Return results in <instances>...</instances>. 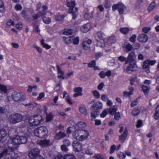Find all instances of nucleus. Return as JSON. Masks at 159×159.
<instances>
[{"instance_id": "nucleus-1", "label": "nucleus", "mask_w": 159, "mask_h": 159, "mask_svg": "<svg viewBox=\"0 0 159 159\" xmlns=\"http://www.w3.org/2000/svg\"><path fill=\"white\" fill-rule=\"evenodd\" d=\"M47 9L48 7L46 5H43L42 6V4L39 3L37 4L36 9L35 11H38L37 14L34 13V11L32 8H30L27 11L23 10L21 14L25 20L28 21L26 17V16L28 14H30L34 19H37L46 15Z\"/></svg>"}, {"instance_id": "nucleus-2", "label": "nucleus", "mask_w": 159, "mask_h": 159, "mask_svg": "<svg viewBox=\"0 0 159 159\" xmlns=\"http://www.w3.org/2000/svg\"><path fill=\"white\" fill-rule=\"evenodd\" d=\"M7 145L8 149H5L9 151V153L7 154L9 156H8L9 159H16L17 157V154L14 151L18 147L19 145V140L17 138H12L9 139L8 141Z\"/></svg>"}, {"instance_id": "nucleus-3", "label": "nucleus", "mask_w": 159, "mask_h": 159, "mask_svg": "<svg viewBox=\"0 0 159 159\" xmlns=\"http://www.w3.org/2000/svg\"><path fill=\"white\" fill-rule=\"evenodd\" d=\"M67 6L69 8V11L72 14V19H75L78 16L77 8L75 7V0H67Z\"/></svg>"}, {"instance_id": "nucleus-4", "label": "nucleus", "mask_w": 159, "mask_h": 159, "mask_svg": "<svg viewBox=\"0 0 159 159\" xmlns=\"http://www.w3.org/2000/svg\"><path fill=\"white\" fill-rule=\"evenodd\" d=\"M42 117L39 115H35L30 117L29 119L30 124L32 126L39 125L43 120Z\"/></svg>"}, {"instance_id": "nucleus-5", "label": "nucleus", "mask_w": 159, "mask_h": 159, "mask_svg": "<svg viewBox=\"0 0 159 159\" xmlns=\"http://www.w3.org/2000/svg\"><path fill=\"white\" fill-rule=\"evenodd\" d=\"M34 132L36 136L42 138L47 134L48 129L45 127L41 126L35 129Z\"/></svg>"}, {"instance_id": "nucleus-6", "label": "nucleus", "mask_w": 159, "mask_h": 159, "mask_svg": "<svg viewBox=\"0 0 159 159\" xmlns=\"http://www.w3.org/2000/svg\"><path fill=\"white\" fill-rule=\"evenodd\" d=\"M25 95L22 92L14 91L11 95V98L13 100L18 102L24 101L25 99Z\"/></svg>"}, {"instance_id": "nucleus-7", "label": "nucleus", "mask_w": 159, "mask_h": 159, "mask_svg": "<svg viewBox=\"0 0 159 159\" xmlns=\"http://www.w3.org/2000/svg\"><path fill=\"white\" fill-rule=\"evenodd\" d=\"M22 116L20 114L15 113L10 116L9 121L11 124H15L21 121L23 119Z\"/></svg>"}, {"instance_id": "nucleus-8", "label": "nucleus", "mask_w": 159, "mask_h": 159, "mask_svg": "<svg viewBox=\"0 0 159 159\" xmlns=\"http://www.w3.org/2000/svg\"><path fill=\"white\" fill-rule=\"evenodd\" d=\"M40 149L38 148H34L29 152L28 156L31 159H35L40 155Z\"/></svg>"}, {"instance_id": "nucleus-9", "label": "nucleus", "mask_w": 159, "mask_h": 159, "mask_svg": "<svg viewBox=\"0 0 159 159\" xmlns=\"http://www.w3.org/2000/svg\"><path fill=\"white\" fill-rule=\"evenodd\" d=\"M22 129L20 127L16 129L14 128H12L11 129L8 131V134L10 135V137H13L14 138H16L17 136H18V131H20L22 130Z\"/></svg>"}, {"instance_id": "nucleus-10", "label": "nucleus", "mask_w": 159, "mask_h": 159, "mask_svg": "<svg viewBox=\"0 0 159 159\" xmlns=\"http://www.w3.org/2000/svg\"><path fill=\"white\" fill-rule=\"evenodd\" d=\"M72 146L76 151H80L82 150V147L81 144L79 142L75 141L72 144Z\"/></svg>"}, {"instance_id": "nucleus-11", "label": "nucleus", "mask_w": 159, "mask_h": 159, "mask_svg": "<svg viewBox=\"0 0 159 159\" xmlns=\"http://www.w3.org/2000/svg\"><path fill=\"white\" fill-rule=\"evenodd\" d=\"M7 134V132L4 129H0V146L3 147V142L2 139L5 137Z\"/></svg>"}, {"instance_id": "nucleus-12", "label": "nucleus", "mask_w": 159, "mask_h": 159, "mask_svg": "<svg viewBox=\"0 0 159 159\" xmlns=\"http://www.w3.org/2000/svg\"><path fill=\"white\" fill-rule=\"evenodd\" d=\"M136 64L132 62H129V64L125 70L126 72H128L129 71H134L136 70Z\"/></svg>"}, {"instance_id": "nucleus-13", "label": "nucleus", "mask_w": 159, "mask_h": 159, "mask_svg": "<svg viewBox=\"0 0 159 159\" xmlns=\"http://www.w3.org/2000/svg\"><path fill=\"white\" fill-rule=\"evenodd\" d=\"M128 134V130L125 129L123 134L119 136V140L121 143H124L125 140Z\"/></svg>"}, {"instance_id": "nucleus-14", "label": "nucleus", "mask_w": 159, "mask_h": 159, "mask_svg": "<svg viewBox=\"0 0 159 159\" xmlns=\"http://www.w3.org/2000/svg\"><path fill=\"white\" fill-rule=\"evenodd\" d=\"M83 131L80 129H77L73 133V137L74 139L78 140L80 135L83 133Z\"/></svg>"}, {"instance_id": "nucleus-15", "label": "nucleus", "mask_w": 159, "mask_h": 159, "mask_svg": "<svg viewBox=\"0 0 159 159\" xmlns=\"http://www.w3.org/2000/svg\"><path fill=\"white\" fill-rule=\"evenodd\" d=\"M97 41V43L96 45L97 46L101 48L108 47V45L107 43H105V41L103 39L99 40Z\"/></svg>"}, {"instance_id": "nucleus-16", "label": "nucleus", "mask_w": 159, "mask_h": 159, "mask_svg": "<svg viewBox=\"0 0 159 159\" xmlns=\"http://www.w3.org/2000/svg\"><path fill=\"white\" fill-rule=\"evenodd\" d=\"M139 41L141 42H146L148 40V37L146 35L144 34H139L138 37Z\"/></svg>"}, {"instance_id": "nucleus-17", "label": "nucleus", "mask_w": 159, "mask_h": 159, "mask_svg": "<svg viewBox=\"0 0 159 159\" xmlns=\"http://www.w3.org/2000/svg\"><path fill=\"white\" fill-rule=\"evenodd\" d=\"M62 39L66 44H68L72 42L73 37V36H70L67 37L64 36L62 37Z\"/></svg>"}, {"instance_id": "nucleus-18", "label": "nucleus", "mask_w": 159, "mask_h": 159, "mask_svg": "<svg viewBox=\"0 0 159 159\" xmlns=\"http://www.w3.org/2000/svg\"><path fill=\"white\" fill-rule=\"evenodd\" d=\"M100 111L96 110L93 111L91 113V120L93 121V120L97 116H98L100 114Z\"/></svg>"}, {"instance_id": "nucleus-19", "label": "nucleus", "mask_w": 159, "mask_h": 159, "mask_svg": "<svg viewBox=\"0 0 159 159\" xmlns=\"http://www.w3.org/2000/svg\"><path fill=\"white\" fill-rule=\"evenodd\" d=\"M19 140V144L21 143L25 144V143L27 141V138L24 136H17L16 138Z\"/></svg>"}, {"instance_id": "nucleus-20", "label": "nucleus", "mask_w": 159, "mask_h": 159, "mask_svg": "<svg viewBox=\"0 0 159 159\" xmlns=\"http://www.w3.org/2000/svg\"><path fill=\"white\" fill-rule=\"evenodd\" d=\"M9 152L7 150H4L1 153H0V159L2 157H4V159H9V155L7 154H8Z\"/></svg>"}, {"instance_id": "nucleus-21", "label": "nucleus", "mask_w": 159, "mask_h": 159, "mask_svg": "<svg viewBox=\"0 0 159 159\" xmlns=\"http://www.w3.org/2000/svg\"><path fill=\"white\" fill-rule=\"evenodd\" d=\"M66 134L62 131H60L56 134L55 136V139L57 140L60 139L65 137Z\"/></svg>"}, {"instance_id": "nucleus-22", "label": "nucleus", "mask_w": 159, "mask_h": 159, "mask_svg": "<svg viewBox=\"0 0 159 159\" xmlns=\"http://www.w3.org/2000/svg\"><path fill=\"white\" fill-rule=\"evenodd\" d=\"M103 35L104 34L101 31L98 32L95 35V40L96 41L101 40H103Z\"/></svg>"}, {"instance_id": "nucleus-23", "label": "nucleus", "mask_w": 159, "mask_h": 159, "mask_svg": "<svg viewBox=\"0 0 159 159\" xmlns=\"http://www.w3.org/2000/svg\"><path fill=\"white\" fill-rule=\"evenodd\" d=\"M102 107V104L100 102H98L95 103L92 107L94 109L97 110L101 109Z\"/></svg>"}, {"instance_id": "nucleus-24", "label": "nucleus", "mask_w": 159, "mask_h": 159, "mask_svg": "<svg viewBox=\"0 0 159 159\" xmlns=\"http://www.w3.org/2000/svg\"><path fill=\"white\" fill-rule=\"evenodd\" d=\"M86 126V124L84 121H80L77 123L76 125V127H78L80 130L83 129Z\"/></svg>"}, {"instance_id": "nucleus-25", "label": "nucleus", "mask_w": 159, "mask_h": 159, "mask_svg": "<svg viewBox=\"0 0 159 159\" xmlns=\"http://www.w3.org/2000/svg\"><path fill=\"white\" fill-rule=\"evenodd\" d=\"M92 26L90 23H87L83 25L80 27L81 30L83 29L90 30V29H93Z\"/></svg>"}, {"instance_id": "nucleus-26", "label": "nucleus", "mask_w": 159, "mask_h": 159, "mask_svg": "<svg viewBox=\"0 0 159 159\" xmlns=\"http://www.w3.org/2000/svg\"><path fill=\"white\" fill-rule=\"evenodd\" d=\"M27 101L26 102V103L24 102L23 103V105L25 107L31 106L32 107H34L37 105L35 103L33 102H31L28 100H27Z\"/></svg>"}, {"instance_id": "nucleus-27", "label": "nucleus", "mask_w": 159, "mask_h": 159, "mask_svg": "<svg viewBox=\"0 0 159 159\" xmlns=\"http://www.w3.org/2000/svg\"><path fill=\"white\" fill-rule=\"evenodd\" d=\"M126 9V7L121 3H119L118 11L120 14H122L124 12V10Z\"/></svg>"}, {"instance_id": "nucleus-28", "label": "nucleus", "mask_w": 159, "mask_h": 159, "mask_svg": "<svg viewBox=\"0 0 159 159\" xmlns=\"http://www.w3.org/2000/svg\"><path fill=\"white\" fill-rule=\"evenodd\" d=\"M8 91V89L6 86L0 84V93H6Z\"/></svg>"}, {"instance_id": "nucleus-29", "label": "nucleus", "mask_w": 159, "mask_h": 159, "mask_svg": "<svg viewBox=\"0 0 159 159\" xmlns=\"http://www.w3.org/2000/svg\"><path fill=\"white\" fill-rule=\"evenodd\" d=\"M43 22L46 24H50L51 22V19L48 17L43 16L42 17Z\"/></svg>"}, {"instance_id": "nucleus-30", "label": "nucleus", "mask_w": 159, "mask_h": 159, "mask_svg": "<svg viewBox=\"0 0 159 159\" xmlns=\"http://www.w3.org/2000/svg\"><path fill=\"white\" fill-rule=\"evenodd\" d=\"M117 108L116 106H114L113 107L108 109L109 113L111 115L114 114L117 111Z\"/></svg>"}, {"instance_id": "nucleus-31", "label": "nucleus", "mask_w": 159, "mask_h": 159, "mask_svg": "<svg viewBox=\"0 0 159 159\" xmlns=\"http://www.w3.org/2000/svg\"><path fill=\"white\" fill-rule=\"evenodd\" d=\"M65 16L64 15H56L54 16V19L56 21H61L64 18Z\"/></svg>"}, {"instance_id": "nucleus-32", "label": "nucleus", "mask_w": 159, "mask_h": 159, "mask_svg": "<svg viewBox=\"0 0 159 159\" xmlns=\"http://www.w3.org/2000/svg\"><path fill=\"white\" fill-rule=\"evenodd\" d=\"M49 143V141L46 139L40 141L39 142V144L43 146H48Z\"/></svg>"}, {"instance_id": "nucleus-33", "label": "nucleus", "mask_w": 159, "mask_h": 159, "mask_svg": "<svg viewBox=\"0 0 159 159\" xmlns=\"http://www.w3.org/2000/svg\"><path fill=\"white\" fill-rule=\"evenodd\" d=\"M5 11V9L4 7V3L1 0H0V13H3ZM1 15H0V17Z\"/></svg>"}, {"instance_id": "nucleus-34", "label": "nucleus", "mask_w": 159, "mask_h": 159, "mask_svg": "<svg viewBox=\"0 0 159 159\" xmlns=\"http://www.w3.org/2000/svg\"><path fill=\"white\" fill-rule=\"evenodd\" d=\"M64 159H75V156L71 154H67L65 155L63 157Z\"/></svg>"}, {"instance_id": "nucleus-35", "label": "nucleus", "mask_w": 159, "mask_h": 159, "mask_svg": "<svg viewBox=\"0 0 159 159\" xmlns=\"http://www.w3.org/2000/svg\"><path fill=\"white\" fill-rule=\"evenodd\" d=\"M79 110L80 112L84 115H87V111L86 108L83 106L79 108Z\"/></svg>"}, {"instance_id": "nucleus-36", "label": "nucleus", "mask_w": 159, "mask_h": 159, "mask_svg": "<svg viewBox=\"0 0 159 159\" xmlns=\"http://www.w3.org/2000/svg\"><path fill=\"white\" fill-rule=\"evenodd\" d=\"M159 117V105H158L156 109L155 112L154 114V119L155 120L158 119Z\"/></svg>"}, {"instance_id": "nucleus-37", "label": "nucleus", "mask_w": 159, "mask_h": 159, "mask_svg": "<svg viewBox=\"0 0 159 159\" xmlns=\"http://www.w3.org/2000/svg\"><path fill=\"white\" fill-rule=\"evenodd\" d=\"M53 118V116L52 114L51 113H49L46 114V121L48 122L52 120Z\"/></svg>"}, {"instance_id": "nucleus-38", "label": "nucleus", "mask_w": 159, "mask_h": 159, "mask_svg": "<svg viewBox=\"0 0 159 159\" xmlns=\"http://www.w3.org/2000/svg\"><path fill=\"white\" fill-rule=\"evenodd\" d=\"M125 48L126 49V52H128L132 50L133 48V47L130 43H128L125 45Z\"/></svg>"}, {"instance_id": "nucleus-39", "label": "nucleus", "mask_w": 159, "mask_h": 159, "mask_svg": "<svg viewBox=\"0 0 159 159\" xmlns=\"http://www.w3.org/2000/svg\"><path fill=\"white\" fill-rule=\"evenodd\" d=\"M108 42L111 43H115L116 42V39L115 36L110 37L108 40Z\"/></svg>"}, {"instance_id": "nucleus-40", "label": "nucleus", "mask_w": 159, "mask_h": 159, "mask_svg": "<svg viewBox=\"0 0 159 159\" xmlns=\"http://www.w3.org/2000/svg\"><path fill=\"white\" fill-rule=\"evenodd\" d=\"M82 91V88L81 87H76L74 89V91L75 93H78L80 94H82L81 93Z\"/></svg>"}, {"instance_id": "nucleus-41", "label": "nucleus", "mask_w": 159, "mask_h": 159, "mask_svg": "<svg viewBox=\"0 0 159 159\" xmlns=\"http://www.w3.org/2000/svg\"><path fill=\"white\" fill-rule=\"evenodd\" d=\"M140 111L139 109H134L132 112V115L134 116H137L140 113Z\"/></svg>"}, {"instance_id": "nucleus-42", "label": "nucleus", "mask_w": 159, "mask_h": 159, "mask_svg": "<svg viewBox=\"0 0 159 159\" xmlns=\"http://www.w3.org/2000/svg\"><path fill=\"white\" fill-rule=\"evenodd\" d=\"M135 55V52L134 51L131 52L129 54L128 57V60H131L133 59V57Z\"/></svg>"}, {"instance_id": "nucleus-43", "label": "nucleus", "mask_w": 159, "mask_h": 159, "mask_svg": "<svg viewBox=\"0 0 159 159\" xmlns=\"http://www.w3.org/2000/svg\"><path fill=\"white\" fill-rule=\"evenodd\" d=\"M156 5L155 3L154 2H152L150 3L149 5L148 8V10L149 11H151L153 9H154Z\"/></svg>"}, {"instance_id": "nucleus-44", "label": "nucleus", "mask_w": 159, "mask_h": 159, "mask_svg": "<svg viewBox=\"0 0 159 159\" xmlns=\"http://www.w3.org/2000/svg\"><path fill=\"white\" fill-rule=\"evenodd\" d=\"M92 93L93 96L97 98H99L100 96V94L99 92L96 90L92 91Z\"/></svg>"}, {"instance_id": "nucleus-45", "label": "nucleus", "mask_w": 159, "mask_h": 159, "mask_svg": "<svg viewBox=\"0 0 159 159\" xmlns=\"http://www.w3.org/2000/svg\"><path fill=\"white\" fill-rule=\"evenodd\" d=\"M88 137V134L86 133L85 136L83 135V134L80 135L79 139L78 140L79 141H82L86 139Z\"/></svg>"}, {"instance_id": "nucleus-46", "label": "nucleus", "mask_w": 159, "mask_h": 159, "mask_svg": "<svg viewBox=\"0 0 159 159\" xmlns=\"http://www.w3.org/2000/svg\"><path fill=\"white\" fill-rule=\"evenodd\" d=\"M14 24V21L11 19L8 20L6 22V25L8 26H13Z\"/></svg>"}, {"instance_id": "nucleus-47", "label": "nucleus", "mask_w": 159, "mask_h": 159, "mask_svg": "<svg viewBox=\"0 0 159 159\" xmlns=\"http://www.w3.org/2000/svg\"><path fill=\"white\" fill-rule=\"evenodd\" d=\"M118 156L120 159H124L125 157V154L121 152H119L118 154Z\"/></svg>"}, {"instance_id": "nucleus-48", "label": "nucleus", "mask_w": 159, "mask_h": 159, "mask_svg": "<svg viewBox=\"0 0 159 159\" xmlns=\"http://www.w3.org/2000/svg\"><path fill=\"white\" fill-rule=\"evenodd\" d=\"M149 65L148 63V61L145 60L143 62V66H142L143 68L144 69L145 68H149Z\"/></svg>"}, {"instance_id": "nucleus-49", "label": "nucleus", "mask_w": 159, "mask_h": 159, "mask_svg": "<svg viewBox=\"0 0 159 159\" xmlns=\"http://www.w3.org/2000/svg\"><path fill=\"white\" fill-rule=\"evenodd\" d=\"M41 43L43 47L46 48V49H49L51 48L50 46L48 45L47 44H45L44 42V40L42 39L41 41Z\"/></svg>"}, {"instance_id": "nucleus-50", "label": "nucleus", "mask_w": 159, "mask_h": 159, "mask_svg": "<svg viewBox=\"0 0 159 159\" xmlns=\"http://www.w3.org/2000/svg\"><path fill=\"white\" fill-rule=\"evenodd\" d=\"M83 48L86 50L90 48L89 45L88 44L87 42L84 41L82 43Z\"/></svg>"}, {"instance_id": "nucleus-51", "label": "nucleus", "mask_w": 159, "mask_h": 159, "mask_svg": "<svg viewBox=\"0 0 159 159\" xmlns=\"http://www.w3.org/2000/svg\"><path fill=\"white\" fill-rule=\"evenodd\" d=\"M62 34L65 35H70L72 34V30H64Z\"/></svg>"}, {"instance_id": "nucleus-52", "label": "nucleus", "mask_w": 159, "mask_h": 159, "mask_svg": "<svg viewBox=\"0 0 159 159\" xmlns=\"http://www.w3.org/2000/svg\"><path fill=\"white\" fill-rule=\"evenodd\" d=\"M95 65L96 63L95 60H93L88 64V66L89 67H93L95 66Z\"/></svg>"}, {"instance_id": "nucleus-53", "label": "nucleus", "mask_w": 159, "mask_h": 159, "mask_svg": "<svg viewBox=\"0 0 159 159\" xmlns=\"http://www.w3.org/2000/svg\"><path fill=\"white\" fill-rule=\"evenodd\" d=\"M118 59L121 62H123L126 60L127 58L123 56H120L118 57Z\"/></svg>"}, {"instance_id": "nucleus-54", "label": "nucleus", "mask_w": 159, "mask_h": 159, "mask_svg": "<svg viewBox=\"0 0 159 159\" xmlns=\"http://www.w3.org/2000/svg\"><path fill=\"white\" fill-rule=\"evenodd\" d=\"M142 90L145 94L147 93L149 91V89L148 87L145 85L142 86Z\"/></svg>"}, {"instance_id": "nucleus-55", "label": "nucleus", "mask_w": 159, "mask_h": 159, "mask_svg": "<svg viewBox=\"0 0 159 159\" xmlns=\"http://www.w3.org/2000/svg\"><path fill=\"white\" fill-rule=\"evenodd\" d=\"M101 99L104 101H106L108 100V96L107 94H102L101 95Z\"/></svg>"}, {"instance_id": "nucleus-56", "label": "nucleus", "mask_w": 159, "mask_h": 159, "mask_svg": "<svg viewBox=\"0 0 159 159\" xmlns=\"http://www.w3.org/2000/svg\"><path fill=\"white\" fill-rule=\"evenodd\" d=\"M92 16V15L89 13H86L84 15V17L86 19H91Z\"/></svg>"}, {"instance_id": "nucleus-57", "label": "nucleus", "mask_w": 159, "mask_h": 159, "mask_svg": "<svg viewBox=\"0 0 159 159\" xmlns=\"http://www.w3.org/2000/svg\"><path fill=\"white\" fill-rule=\"evenodd\" d=\"M65 99L66 100V101L69 104H72V100L69 96L67 95L66 96Z\"/></svg>"}, {"instance_id": "nucleus-58", "label": "nucleus", "mask_w": 159, "mask_h": 159, "mask_svg": "<svg viewBox=\"0 0 159 159\" xmlns=\"http://www.w3.org/2000/svg\"><path fill=\"white\" fill-rule=\"evenodd\" d=\"M15 9L16 11H20L22 9L21 5L17 4L15 6Z\"/></svg>"}, {"instance_id": "nucleus-59", "label": "nucleus", "mask_w": 159, "mask_h": 159, "mask_svg": "<svg viewBox=\"0 0 159 159\" xmlns=\"http://www.w3.org/2000/svg\"><path fill=\"white\" fill-rule=\"evenodd\" d=\"M116 148V146L115 145H113L111 146L110 152L111 154H112L114 152Z\"/></svg>"}, {"instance_id": "nucleus-60", "label": "nucleus", "mask_w": 159, "mask_h": 159, "mask_svg": "<svg viewBox=\"0 0 159 159\" xmlns=\"http://www.w3.org/2000/svg\"><path fill=\"white\" fill-rule=\"evenodd\" d=\"M136 36L135 35H133L132 36L130 37L129 39V40L131 42L134 43L136 41Z\"/></svg>"}, {"instance_id": "nucleus-61", "label": "nucleus", "mask_w": 159, "mask_h": 159, "mask_svg": "<svg viewBox=\"0 0 159 159\" xmlns=\"http://www.w3.org/2000/svg\"><path fill=\"white\" fill-rule=\"evenodd\" d=\"M137 103L138 99H136L131 102L130 105L132 107H133L136 105Z\"/></svg>"}, {"instance_id": "nucleus-62", "label": "nucleus", "mask_w": 159, "mask_h": 159, "mask_svg": "<svg viewBox=\"0 0 159 159\" xmlns=\"http://www.w3.org/2000/svg\"><path fill=\"white\" fill-rule=\"evenodd\" d=\"M63 144L67 146H70V143L68 139H65L63 141Z\"/></svg>"}, {"instance_id": "nucleus-63", "label": "nucleus", "mask_w": 159, "mask_h": 159, "mask_svg": "<svg viewBox=\"0 0 159 159\" xmlns=\"http://www.w3.org/2000/svg\"><path fill=\"white\" fill-rule=\"evenodd\" d=\"M73 43L74 44H77L79 43V38L78 37H76L74 39L73 38Z\"/></svg>"}, {"instance_id": "nucleus-64", "label": "nucleus", "mask_w": 159, "mask_h": 159, "mask_svg": "<svg viewBox=\"0 0 159 159\" xmlns=\"http://www.w3.org/2000/svg\"><path fill=\"white\" fill-rule=\"evenodd\" d=\"M16 28L19 30H21L23 27V25L21 23H19L16 25Z\"/></svg>"}]
</instances>
